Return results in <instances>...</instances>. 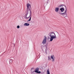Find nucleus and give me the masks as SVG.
Wrapping results in <instances>:
<instances>
[{
  "label": "nucleus",
  "instance_id": "1",
  "mask_svg": "<svg viewBox=\"0 0 74 74\" xmlns=\"http://www.w3.org/2000/svg\"><path fill=\"white\" fill-rule=\"evenodd\" d=\"M27 10L25 14V19L29 18H30L28 20V21H31L32 18V12H31V6L28 3L27 4Z\"/></svg>",
  "mask_w": 74,
  "mask_h": 74
},
{
  "label": "nucleus",
  "instance_id": "2",
  "mask_svg": "<svg viewBox=\"0 0 74 74\" xmlns=\"http://www.w3.org/2000/svg\"><path fill=\"white\" fill-rule=\"evenodd\" d=\"M49 37H50V41H52L53 39H55L56 38V34L54 32H50L49 34Z\"/></svg>",
  "mask_w": 74,
  "mask_h": 74
},
{
  "label": "nucleus",
  "instance_id": "3",
  "mask_svg": "<svg viewBox=\"0 0 74 74\" xmlns=\"http://www.w3.org/2000/svg\"><path fill=\"white\" fill-rule=\"evenodd\" d=\"M65 8V10L64 13H62L61 12H58V14L62 15L64 17H66L67 16V7L66 6H64Z\"/></svg>",
  "mask_w": 74,
  "mask_h": 74
},
{
  "label": "nucleus",
  "instance_id": "4",
  "mask_svg": "<svg viewBox=\"0 0 74 74\" xmlns=\"http://www.w3.org/2000/svg\"><path fill=\"white\" fill-rule=\"evenodd\" d=\"M47 40V37L45 36L44 37V38L43 39V41L42 42V43L43 44H45V43H46V41Z\"/></svg>",
  "mask_w": 74,
  "mask_h": 74
},
{
  "label": "nucleus",
  "instance_id": "5",
  "mask_svg": "<svg viewBox=\"0 0 74 74\" xmlns=\"http://www.w3.org/2000/svg\"><path fill=\"white\" fill-rule=\"evenodd\" d=\"M39 71V69H38V68H37L35 69V71H34V72L36 73H38V74H40V73H41V71Z\"/></svg>",
  "mask_w": 74,
  "mask_h": 74
},
{
  "label": "nucleus",
  "instance_id": "6",
  "mask_svg": "<svg viewBox=\"0 0 74 74\" xmlns=\"http://www.w3.org/2000/svg\"><path fill=\"white\" fill-rule=\"evenodd\" d=\"M50 58L51 59H52L53 60H52L53 62H55V58H54L52 56H50Z\"/></svg>",
  "mask_w": 74,
  "mask_h": 74
},
{
  "label": "nucleus",
  "instance_id": "7",
  "mask_svg": "<svg viewBox=\"0 0 74 74\" xmlns=\"http://www.w3.org/2000/svg\"><path fill=\"white\" fill-rule=\"evenodd\" d=\"M59 10V8H56L55 9V11L56 12H58Z\"/></svg>",
  "mask_w": 74,
  "mask_h": 74
},
{
  "label": "nucleus",
  "instance_id": "8",
  "mask_svg": "<svg viewBox=\"0 0 74 74\" xmlns=\"http://www.w3.org/2000/svg\"><path fill=\"white\" fill-rule=\"evenodd\" d=\"M34 68H32L31 69V73L32 74V73H33L34 72Z\"/></svg>",
  "mask_w": 74,
  "mask_h": 74
},
{
  "label": "nucleus",
  "instance_id": "9",
  "mask_svg": "<svg viewBox=\"0 0 74 74\" xmlns=\"http://www.w3.org/2000/svg\"><path fill=\"white\" fill-rule=\"evenodd\" d=\"M60 10L61 12H63V11H64V9L63 8H62L60 9Z\"/></svg>",
  "mask_w": 74,
  "mask_h": 74
},
{
  "label": "nucleus",
  "instance_id": "10",
  "mask_svg": "<svg viewBox=\"0 0 74 74\" xmlns=\"http://www.w3.org/2000/svg\"><path fill=\"white\" fill-rule=\"evenodd\" d=\"M29 25H30V24L27 23H25L24 24V25L25 26H29Z\"/></svg>",
  "mask_w": 74,
  "mask_h": 74
},
{
  "label": "nucleus",
  "instance_id": "11",
  "mask_svg": "<svg viewBox=\"0 0 74 74\" xmlns=\"http://www.w3.org/2000/svg\"><path fill=\"white\" fill-rule=\"evenodd\" d=\"M12 60H13L12 59H10V63H12Z\"/></svg>",
  "mask_w": 74,
  "mask_h": 74
},
{
  "label": "nucleus",
  "instance_id": "12",
  "mask_svg": "<svg viewBox=\"0 0 74 74\" xmlns=\"http://www.w3.org/2000/svg\"><path fill=\"white\" fill-rule=\"evenodd\" d=\"M47 74H50V73H49V70H47Z\"/></svg>",
  "mask_w": 74,
  "mask_h": 74
},
{
  "label": "nucleus",
  "instance_id": "13",
  "mask_svg": "<svg viewBox=\"0 0 74 74\" xmlns=\"http://www.w3.org/2000/svg\"><path fill=\"white\" fill-rule=\"evenodd\" d=\"M48 58L49 60H51V57L50 58V56H49L48 57Z\"/></svg>",
  "mask_w": 74,
  "mask_h": 74
},
{
  "label": "nucleus",
  "instance_id": "14",
  "mask_svg": "<svg viewBox=\"0 0 74 74\" xmlns=\"http://www.w3.org/2000/svg\"><path fill=\"white\" fill-rule=\"evenodd\" d=\"M17 29H19V28H20V26H19V25H18L17 26Z\"/></svg>",
  "mask_w": 74,
  "mask_h": 74
},
{
  "label": "nucleus",
  "instance_id": "15",
  "mask_svg": "<svg viewBox=\"0 0 74 74\" xmlns=\"http://www.w3.org/2000/svg\"><path fill=\"white\" fill-rule=\"evenodd\" d=\"M63 5H64V6H65V5H61L60 6V7H63Z\"/></svg>",
  "mask_w": 74,
  "mask_h": 74
},
{
  "label": "nucleus",
  "instance_id": "16",
  "mask_svg": "<svg viewBox=\"0 0 74 74\" xmlns=\"http://www.w3.org/2000/svg\"><path fill=\"white\" fill-rule=\"evenodd\" d=\"M47 0V3H48V1H49V0Z\"/></svg>",
  "mask_w": 74,
  "mask_h": 74
},
{
  "label": "nucleus",
  "instance_id": "17",
  "mask_svg": "<svg viewBox=\"0 0 74 74\" xmlns=\"http://www.w3.org/2000/svg\"><path fill=\"white\" fill-rule=\"evenodd\" d=\"M57 32V33H58V34H59V33H58V32Z\"/></svg>",
  "mask_w": 74,
  "mask_h": 74
},
{
  "label": "nucleus",
  "instance_id": "18",
  "mask_svg": "<svg viewBox=\"0 0 74 74\" xmlns=\"http://www.w3.org/2000/svg\"><path fill=\"white\" fill-rule=\"evenodd\" d=\"M46 49L47 48V47H46Z\"/></svg>",
  "mask_w": 74,
  "mask_h": 74
},
{
  "label": "nucleus",
  "instance_id": "19",
  "mask_svg": "<svg viewBox=\"0 0 74 74\" xmlns=\"http://www.w3.org/2000/svg\"><path fill=\"white\" fill-rule=\"evenodd\" d=\"M14 47L15 46V45H14Z\"/></svg>",
  "mask_w": 74,
  "mask_h": 74
},
{
  "label": "nucleus",
  "instance_id": "20",
  "mask_svg": "<svg viewBox=\"0 0 74 74\" xmlns=\"http://www.w3.org/2000/svg\"><path fill=\"white\" fill-rule=\"evenodd\" d=\"M59 7H60V6H59Z\"/></svg>",
  "mask_w": 74,
  "mask_h": 74
},
{
  "label": "nucleus",
  "instance_id": "21",
  "mask_svg": "<svg viewBox=\"0 0 74 74\" xmlns=\"http://www.w3.org/2000/svg\"><path fill=\"white\" fill-rule=\"evenodd\" d=\"M53 56H54L53 55Z\"/></svg>",
  "mask_w": 74,
  "mask_h": 74
},
{
  "label": "nucleus",
  "instance_id": "22",
  "mask_svg": "<svg viewBox=\"0 0 74 74\" xmlns=\"http://www.w3.org/2000/svg\"><path fill=\"white\" fill-rule=\"evenodd\" d=\"M46 53H47V52H46Z\"/></svg>",
  "mask_w": 74,
  "mask_h": 74
}]
</instances>
